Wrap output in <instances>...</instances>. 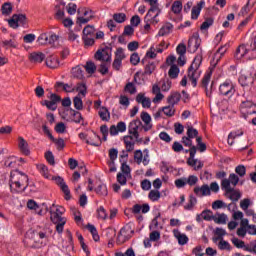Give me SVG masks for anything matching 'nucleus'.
<instances>
[{
    "label": "nucleus",
    "mask_w": 256,
    "mask_h": 256,
    "mask_svg": "<svg viewBox=\"0 0 256 256\" xmlns=\"http://www.w3.org/2000/svg\"><path fill=\"white\" fill-rule=\"evenodd\" d=\"M29 187V177L27 174L16 170L10 176V188L15 191H25Z\"/></svg>",
    "instance_id": "f257e3e1"
},
{
    "label": "nucleus",
    "mask_w": 256,
    "mask_h": 256,
    "mask_svg": "<svg viewBox=\"0 0 256 256\" xmlns=\"http://www.w3.org/2000/svg\"><path fill=\"white\" fill-rule=\"evenodd\" d=\"M63 213H65V208L62 206H56L55 211H50V219L56 225V231L59 234L63 233L65 223H67V219L63 217Z\"/></svg>",
    "instance_id": "f03ea898"
},
{
    "label": "nucleus",
    "mask_w": 256,
    "mask_h": 256,
    "mask_svg": "<svg viewBox=\"0 0 256 256\" xmlns=\"http://www.w3.org/2000/svg\"><path fill=\"white\" fill-rule=\"evenodd\" d=\"M201 63H203V56L197 55L188 68V79L191 81L193 87H197V81L201 77V70H199Z\"/></svg>",
    "instance_id": "7ed1b4c3"
},
{
    "label": "nucleus",
    "mask_w": 256,
    "mask_h": 256,
    "mask_svg": "<svg viewBox=\"0 0 256 256\" xmlns=\"http://www.w3.org/2000/svg\"><path fill=\"white\" fill-rule=\"evenodd\" d=\"M113 49L109 46H104L96 51L94 59L102 63H111Z\"/></svg>",
    "instance_id": "20e7f679"
},
{
    "label": "nucleus",
    "mask_w": 256,
    "mask_h": 256,
    "mask_svg": "<svg viewBox=\"0 0 256 256\" xmlns=\"http://www.w3.org/2000/svg\"><path fill=\"white\" fill-rule=\"evenodd\" d=\"M145 131V126L141 120H132L128 125V133L132 135L136 141L139 139V133Z\"/></svg>",
    "instance_id": "39448f33"
},
{
    "label": "nucleus",
    "mask_w": 256,
    "mask_h": 256,
    "mask_svg": "<svg viewBox=\"0 0 256 256\" xmlns=\"http://www.w3.org/2000/svg\"><path fill=\"white\" fill-rule=\"evenodd\" d=\"M236 91L235 84L231 81H225L219 86V95L222 97H233Z\"/></svg>",
    "instance_id": "423d86ee"
},
{
    "label": "nucleus",
    "mask_w": 256,
    "mask_h": 256,
    "mask_svg": "<svg viewBox=\"0 0 256 256\" xmlns=\"http://www.w3.org/2000/svg\"><path fill=\"white\" fill-rule=\"evenodd\" d=\"M255 107L256 105L253 103V101L243 98L241 100L239 109L242 115H253V113H256Z\"/></svg>",
    "instance_id": "0eeeda50"
},
{
    "label": "nucleus",
    "mask_w": 256,
    "mask_h": 256,
    "mask_svg": "<svg viewBox=\"0 0 256 256\" xmlns=\"http://www.w3.org/2000/svg\"><path fill=\"white\" fill-rule=\"evenodd\" d=\"M8 24L12 29H17L19 25H27V16L25 14H14Z\"/></svg>",
    "instance_id": "6e6552de"
},
{
    "label": "nucleus",
    "mask_w": 256,
    "mask_h": 256,
    "mask_svg": "<svg viewBox=\"0 0 256 256\" xmlns=\"http://www.w3.org/2000/svg\"><path fill=\"white\" fill-rule=\"evenodd\" d=\"M50 179H53L56 182V184L60 187L61 191L64 193V198L66 199V201H69V199H71V190H69V186L67 185V183H65V180L60 176H52V178Z\"/></svg>",
    "instance_id": "1a4fd4ad"
},
{
    "label": "nucleus",
    "mask_w": 256,
    "mask_h": 256,
    "mask_svg": "<svg viewBox=\"0 0 256 256\" xmlns=\"http://www.w3.org/2000/svg\"><path fill=\"white\" fill-rule=\"evenodd\" d=\"M239 184V176L235 173H231L227 178H224L222 181H221V187L222 189H230L231 188V185L233 187H237V185Z\"/></svg>",
    "instance_id": "9d476101"
},
{
    "label": "nucleus",
    "mask_w": 256,
    "mask_h": 256,
    "mask_svg": "<svg viewBox=\"0 0 256 256\" xmlns=\"http://www.w3.org/2000/svg\"><path fill=\"white\" fill-rule=\"evenodd\" d=\"M199 47H201V38L198 35H192L188 40L189 53H196Z\"/></svg>",
    "instance_id": "9b49d317"
},
{
    "label": "nucleus",
    "mask_w": 256,
    "mask_h": 256,
    "mask_svg": "<svg viewBox=\"0 0 256 256\" xmlns=\"http://www.w3.org/2000/svg\"><path fill=\"white\" fill-rule=\"evenodd\" d=\"M125 131H127V124H125L123 121L118 122L116 126H110L109 129V133L112 137L119 135V133H125Z\"/></svg>",
    "instance_id": "f8f14e48"
},
{
    "label": "nucleus",
    "mask_w": 256,
    "mask_h": 256,
    "mask_svg": "<svg viewBox=\"0 0 256 256\" xmlns=\"http://www.w3.org/2000/svg\"><path fill=\"white\" fill-rule=\"evenodd\" d=\"M145 3H149L150 9L147 12V18H149L151 15H157L159 17V14L161 13V10H159V3L157 0H144Z\"/></svg>",
    "instance_id": "ddd939ff"
},
{
    "label": "nucleus",
    "mask_w": 256,
    "mask_h": 256,
    "mask_svg": "<svg viewBox=\"0 0 256 256\" xmlns=\"http://www.w3.org/2000/svg\"><path fill=\"white\" fill-rule=\"evenodd\" d=\"M194 194L196 197H207L211 195V189L207 184H204L202 186H196L194 187Z\"/></svg>",
    "instance_id": "4468645a"
},
{
    "label": "nucleus",
    "mask_w": 256,
    "mask_h": 256,
    "mask_svg": "<svg viewBox=\"0 0 256 256\" xmlns=\"http://www.w3.org/2000/svg\"><path fill=\"white\" fill-rule=\"evenodd\" d=\"M255 4H256V0H247L246 5L242 7L239 15H242V17H245V15H249L251 11L255 12Z\"/></svg>",
    "instance_id": "2eb2a0df"
},
{
    "label": "nucleus",
    "mask_w": 256,
    "mask_h": 256,
    "mask_svg": "<svg viewBox=\"0 0 256 256\" xmlns=\"http://www.w3.org/2000/svg\"><path fill=\"white\" fill-rule=\"evenodd\" d=\"M223 191H225L228 198H230L231 201L237 202L239 199H241V192L238 190H235L233 188H222Z\"/></svg>",
    "instance_id": "dca6fc26"
},
{
    "label": "nucleus",
    "mask_w": 256,
    "mask_h": 256,
    "mask_svg": "<svg viewBox=\"0 0 256 256\" xmlns=\"http://www.w3.org/2000/svg\"><path fill=\"white\" fill-rule=\"evenodd\" d=\"M157 14H150V16H148L147 18V14L144 17V23H146L144 25V31H149V29H151V23H153L154 25H157V23H159V19H157Z\"/></svg>",
    "instance_id": "f3484780"
},
{
    "label": "nucleus",
    "mask_w": 256,
    "mask_h": 256,
    "mask_svg": "<svg viewBox=\"0 0 256 256\" xmlns=\"http://www.w3.org/2000/svg\"><path fill=\"white\" fill-rule=\"evenodd\" d=\"M18 147L23 155H31V150H29V143H27L21 136L18 137Z\"/></svg>",
    "instance_id": "a211bd4d"
},
{
    "label": "nucleus",
    "mask_w": 256,
    "mask_h": 256,
    "mask_svg": "<svg viewBox=\"0 0 256 256\" xmlns=\"http://www.w3.org/2000/svg\"><path fill=\"white\" fill-rule=\"evenodd\" d=\"M87 145H92V147H101V137L97 133L92 132V135L86 139Z\"/></svg>",
    "instance_id": "6ab92c4d"
},
{
    "label": "nucleus",
    "mask_w": 256,
    "mask_h": 256,
    "mask_svg": "<svg viewBox=\"0 0 256 256\" xmlns=\"http://www.w3.org/2000/svg\"><path fill=\"white\" fill-rule=\"evenodd\" d=\"M173 235L178 241V245H187L189 243V237L181 233L179 230H173Z\"/></svg>",
    "instance_id": "aec40b11"
},
{
    "label": "nucleus",
    "mask_w": 256,
    "mask_h": 256,
    "mask_svg": "<svg viewBox=\"0 0 256 256\" xmlns=\"http://www.w3.org/2000/svg\"><path fill=\"white\" fill-rule=\"evenodd\" d=\"M136 101L142 105L144 109H149L151 107V98L145 97V94L139 93L136 96Z\"/></svg>",
    "instance_id": "412c9836"
},
{
    "label": "nucleus",
    "mask_w": 256,
    "mask_h": 256,
    "mask_svg": "<svg viewBox=\"0 0 256 256\" xmlns=\"http://www.w3.org/2000/svg\"><path fill=\"white\" fill-rule=\"evenodd\" d=\"M141 119L145 123L144 125V131L147 133V131H151L153 125H151V116L147 112L141 113Z\"/></svg>",
    "instance_id": "4be33fe9"
},
{
    "label": "nucleus",
    "mask_w": 256,
    "mask_h": 256,
    "mask_svg": "<svg viewBox=\"0 0 256 256\" xmlns=\"http://www.w3.org/2000/svg\"><path fill=\"white\" fill-rule=\"evenodd\" d=\"M29 60L31 63H43L45 61V54L42 52H32L29 55Z\"/></svg>",
    "instance_id": "5701e85b"
},
{
    "label": "nucleus",
    "mask_w": 256,
    "mask_h": 256,
    "mask_svg": "<svg viewBox=\"0 0 256 256\" xmlns=\"http://www.w3.org/2000/svg\"><path fill=\"white\" fill-rule=\"evenodd\" d=\"M205 6V1H200L196 6L192 8L191 19H199L201 15V9Z\"/></svg>",
    "instance_id": "b1692460"
},
{
    "label": "nucleus",
    "mask_w": 256,
    "mask_h": 256,
    "mask_svg": "<svg viewBox=\"0 0 256 256\" xmlns=\"http://www.w3.org/2000/svg\"><path fill=\"white\" fill-rule=\"evenodd\" d=\"M1 45L4 49H17V47H19V42L13 37L9 40H3Z\"/></svg>",
    "instance_id": "393cba45"
},
{
    "label": "nucleus",
    "mask_w": 256,
    "mask_h": 256,
    "mask_svg": "<svg viewBox=\"0 0 256 256\" xmlns=\"http://www.w3.org/2000/svg\"><path fill=\"white\" fill-rule=\"evenodd\" d=\"M124 144L127 151H134L135 149V137L131 135L124 136Z\"/></svg>",
    "instance_id": "a878e982"
},
{
    "label": "nucleus",
    "mask_w": 256,
    "mask_h": 256,
    "mask_svg": "<svg viewBox=\"0 0 256 256\" xmlns=\"http://www.w3.org/2000/svg\"><path fill=\"white\" fill-rule=\"evenodd\" d=\"M173 31V24L167 22L165 23L159 30L158 36L159 37H165V35H169Z\"/></svg>",
    "instance_id": "bb28decb"
},
{
    "label": "nucleus",
    "mask_w": 256,
    "mask_h": 256,
    "mask_svg": "<svg viewBox=\"0 0 256 256\" xmlns=\"http://www.w3.org/2000/svg\"><path fill=\"white\" fill-rule=\"evenodd\" d=\"M98 115L102 121L108 122L111 119V113L109 112V109H107V107H100Z\"/></svg>",
    "instance_id": "cd10ccee"
},
{
    "label": "nucleus",
    "mask_w": 256,
    "mask_h": 256,
    "mask_svg": "<svg viewBox=\"0 0 256 256\" xmlns=\"http://www.w3.org/2000/svg\"><path fill=\"white\" fill-rule=\"evenodd\" d=\"M180 101H181V94L178 92L172 93L167 98V103H169L173 107H175V105H177V103H179Z\"/></svg>",
    "instance_id": "c85d7f7f"
},
{
    "label": "nucleus",
    "mask_w": 256,
    "mask_h": 256,
    "mask_svg": "<svg viewBox=\"0 0 256 256\" xmlns=\"http://www.w3.org/2000/svg\"><path fill=\"white\" fill-rule=\"evenodd\" d=\"M227 49H229V44H225L224 46H221L216 53L214 54V59L216 60V63H219L221 61V57L227 53Z\"/></svg>",
    "instance_id": "c756f323"
},
{
    "label": "nucleus",
    "mask_w": 256,
    "mask_h": 256,
    "mask_svg": "<svg viewBox=\"0 0 256 256\" xmlns=\"http://www.w3.org/2000/svg\"><path fill=\"white\" fill-rule=\"evenodd\" d=\"M46 65L50 69H57V67H59V59L55 56H50L46 59Z\"/></svg>",
    "instance_id": "7c9ffc66"
},
{
    "label": "nucleus",
    "mask_w": 256,
    "mask_h": 256,
    "mask_svg": "<svg viewBox=\"0 0 256 256\" xmlns=\"http://www.w3.org/2000/svg\"><path fill=\"white\" fill-rule=\"evenodd\" d=\"M187 164L190 167H194V171H199V169H203V162L198 159H188Z\"/></svg>",
    "instance_id": "2f4dec72"
},
{
    "label": "nucleus",
    "mask_w": 256,
    "mask_h": 256,
    "mask_svg": "<svg viewBox=\"0 0 256 256\" xmlns=\"http://www.w3.org/2000/svg\"><path fill=\"white\" fill-rule=\"evenodd\" d=\"M248 52L249 50H247V47L244 44H242L238 46V48L236 49L235 57L236 59H243V56Z\"/></svg>",
    "instance_id": "473e14b6"
},
{
    "label": "nucleus",
    "mask_w": 256,
    "mask_h": 256,
    "mask_svg": "<svg viewBox=\"0 0 256 256\" xmlns=\"http://www.w3.org/2000/svg\"><path fill=\"white\" fill-rule=\"evenodd\" d=\"M125 241H127V229L121 228L120 232L118 233L117 244L123 245V243H125Z\"/></svg>",
    "instance_id": "72a5a7b5"
},
{
    "label": "nucleus",
    "mask_w": 256,
    "mask_h": 256,
    "mask_svg": "<svg viewBox=\"0 0 256 256\" xmlns=\"http://www.w3.org/2000/svg\"><path fill=\"white\" fill-rule=\"evenodd\" d=\"M37 168L41 175L45 177V179H52L51 174H49V168H47L45 164H39Z\"/></svg>",
    "instance_id": "f704fd0d"
},
{
    "label": "nucleus",
    "mask_w": 256,
    "mask_h": 256,
    "mask_svg": "<svg viewBox=\"0 0 256 256\" xmlns=\"http://www.w3.org/2000/svg\"><path fill=\"white\" fill-rule=\"evenodd\" d=\"M171 11L174 12L175 15H179V13L183 11V3L179 0L174 1L171 7Z\"/></svg>",
    "instance_id": "c9c22d12"
},
{
    "label": "nucleus",
    "mask_w": 256,
    "mask_h": 256,
    "mask_svg": "<svg viewBox=\"0 0 256 256\" xmlns=\"http://www.w3.org/2000/svg\"><path fill=\"white\" fill-rule=\"evenodd\" d=\"M197 205V198L193 195L189 196L188 204L184 206L186 211H192V209Z\"/></svg>",
    "instance_id": "e433bc0d"
},
{
    "label": "nucleus",
    "mask_w": 256,
    "mask_h": 256,
    "mask_svg": "<svg viewBox=\"0 0 256 256\" xmlns=\"http://www.w3.org/2000/svg\"><path fill=\"white\" fill-rule=\"evenodd\" d=\"M162 113H164L166 117H173V115H175V106L169 104L168 106L162 107Z\"/></svg>",
    "instance_id": "4c0bfd02"
},
{
    "label": "nucleus",
    "mask_w": 256,
    "mask_h": 256,
    "mask_svg": "<svg viewBox=\"0 0 256 256\" xmlns=\"http://www.w3.org/2000/svg\"><path fill=\"white\" fill-rule=\"evenodd\" d=\"M124 93H129V95H135L137 93V86L133 82H128L124 87Z\"/></svg>",
    "instance_id": "58836bf2"
},
{
    "label": "nucleus",
    "mask_w": 256,
    "mask_h": 256,
    "mask_svg": "<svg viewBox=\"0 0 256 256\" xmlns=\"http://www.w3.org/2000/svg\"><path fill=\"white\" fill-rule=\"evenodd\" d=\"M95 192L97 193V195H99L100 197H107L108 195V190H107V185L105 184H100L96 189Z\"/></svg>",
    "instance_id": "ea45409f"
},
{
    "label": "nucleus",
    "mask_w": 256,
    "mask_h": 256,
    "mask_svg": "<svg viewBox=\"0 0 256 256\" xmlns=\"http://www.w3.org/2000/svg\"><path fill=\"white\" fill-rule=\"evenodd\" d=\"M213 221L218 225H225L227 223V215L225 214H216L213 218Z\"/></svg>",
    "instance_id": "a19ab883"
},
{
    "label": "nucleus",
    "mask_w": 256,
    "mask_h": 256,
    "mask_svg": "<svg viewBox=\"0 0 256 256\" xmlns=\"http://www.w3.org/2000/svg\"><path fill=\"white\" fill-rule=\"evenodd\" d=\"M76 91L78 92V97H80V95L85 97V95H87V85L85 83H78L76 85Z\"/></svg>",
    "instance_id": "79ce46f5"
},
{
    "label": "nucleus",
    "mask_w": 256,
    "mask_h": 256,
    "mask_svg": "<svg viewBox=\"0 0 256 256\" xmlns=\"http://www.w3.org/2000/svg\"><path fill=\"white\" fill-rule=\"evenodd\" d=\"M168 75L171 79H177L179 77V67L173 64L168 71Z\"/></svg>",
    "instance_id": "37998d69"
},
{
    "label": "nucleus",
    "mask_w": 256,
    "mask_h": 256,
    "mask_svg": "<svg viewBox=\"0 0 256 256\" xmlns=\"http://www.w3.org/2000/svg\"><path fill=\"white\" fill-rule=\"evenodd\" d=\"M86 229L91 233L94 241H99V233L97 232V228L93 224H88Z\"/></svg>",
    "instance_id": "c03bdc74"
},
{
    "label": "nucleus",
    "mask_w": 256,
    "mask_h": 256,
    "mask_svg": "<svg viewBox=\"0 0 256 256\" xmlns=\"http://www.w3.org/2000/svg\"><path fill=\"white\" fill-rule=\"evenodd\" d=\"M83 37H95V27L88 25L83 29Z\"/></svg>",
    "instance_id": "a18cd8bd"
},
{
    "label": "nucleus",
    "mask_w": 256,
    "mask_h": 256,
    "mask_svg": "<svg viewBox=\"0 0 256 256\" xmlns=\"http://www.w3.org/2000/svg\"><path fill=\"white\" fill-rule=\"evenodd\" d=\"M84 68L86 69V72L89 75H93V73H95L97 71V66L92 61L86 62V65L84 66Z\"/></svg>",
    "instance_id": "49530a36"
},
{
    "label": "nucleus",
    "mask_w": 256,
    "mask_h": 256,
    "mask_svg": "<svg viewBox=\"0 0 256 256\" xmlns=\"http://www.w3.org/2000/svg\"><path fill=\"white\" fill-rule=\"evenodd\" d=\"M218 249H220V251H231L232 248L231 244L222 238L218 243Z\"/></svg>",
    "instance_id": "de8ad7c7"
},
{
    "label": "nucleus",
    "mask_w": 256,
    "mask_h": 256,
    "mask_svg": "<svg viewBox=\"0 0 256 256\" xmlns=\"http://www.w3.org/2000/svg\"><path fill=\"white\" fill-rule=\"evenodd\" d=\"M85 47H93L95 45V36H82Z\"/></svg>",
    "instance_id": "09e8293b"
},
{
    "label": "nucleus",
    "mask_w": 256,
    "mask_h": 256,
    "mask_svg": "<svg viewBox=\"0 0 256 256\" xmlns=\"http://www.w3.org/2000/svg\"><path fill=\"white\" fill-rule=\"evenodd\" d=\"M70 114L72 115V121L74 123H81V121H83V116L80 114V112L70 109Z\"/></svg>",
    "instance_id": "8fccbe9b"
},
{
    "label": "nucleus",
    "mask_w": 256,
    "mask_h": 256,
    "mask_svg": "<svg viewBox=\"0 0 256 256\" xmlns=\"http://www.w3.org/2000/svg\"><path fill=\"white\" fill-rule=\"evenodd\" d=\"M27 207L28 209L36 211L38 215H42V211L39 210V205L37 204V202H35V200H28Z\"/></svg>",
    "instance_id": "3c124183"
},
{
    "label": "nucleus",
    "mask_w": 256,
    "mask_h": 256,
    "mask_svg": "<svg viewBox=\"0 0 256 256\" xmlns=\"http://www.w3.org/2000/svg\"><path fill=\"white\" fill-rule=\"evenodd\" d=\"M110 157V165H115V159H117V155H119V151L117 148H111L108 151Z\"/></svg>",
    "instance_id": "603ef678"
},
{
    "label": "nucleus",
    "mask_w": 256,
    "mask_h": 256,
    "mask_svg": "<svg viewBox=\"0 0 256 256\" xmlns=\"http://www.w3.org/2000/svg\"><path fill=\"white\" fill-rule=\"evenodd\" d=\"M148 198L153 202L158 201L161 199V192H159V190H151L148 194Z\"/></svg>",
    "instance_id": "864d4df0"
},
{
    "label": "nucleus",
    "mask_w": 256,
    "mask_h": 256,
    "mask_svg": "<svg viewBox=\"0 0 256 256\" xmlns=\"http://www.w3.org/2000/svg\"><path fill=\"white\" fill-rule=\"evenodd\" d=\"M1 11L2 15H11L13 11V6L11 5V3L6 2L2 5Z\"/></svg>",
    "instance_id": "5fc2aeb1"
},
{
    "label": "nucleus",
    "mask_w": 256,
    "mask_h": 256,
    "mask_svg": "<svg viewBox=\"0 0 256 256\" xmlns=\"http://www.w3.org/2000/svg\"><path fill=\"white\" fill-rule=\"evenodd\" d=\"M77 13L89 19L93 17V12L89 8H78Z\"/></svg>",
    "instance_id": "6e6d98bb"
},
{
    "label": "nucleus",
    "mask_w": 256,
    "mask_h": 256,
    "mask_svg": "<svg viewBox=\"0 0 256 256\" xmlns=\"http://www.w3.org/2000/svg\"><path fill=\"white\" fill-rule=\"evenodd\" d=\"M127 56L125 55V50L121 47L116 49L115 58L118 61H123Z\"/></svg>",
    "instance_id": "4d7b16f0"
},
{
    "label": "nucleus",
    "mask_w": 256,
    "mask_h": 256,
    "mask_svg": "<svg viewBox=\"0 0 256 256\" xmlns=\"http://www.w3.org/2000/svg\"><path fill=\"white\" fill-rule=\"evenodd\" d=\"M127 179H131V176H127V174L121 172L117 174V181L120 185H127Z\"/></svg>",
    "instance_id": "13d9d810"
},
{
    "label": "nucleus",
    "mask_w": 256,
    "mask_h": 256,
    "mask_svg": "<svg viewBox=\"0 0 256 256\" xmlns=\"http://www.w3.org/2000/svg\"><path fill=\"white\" fill-rule=\"evenodd\" d=\"M201 217L202 219H204V221H213V219H215V216H213V212L210 210L202 211Z\"/></svg>",
    "instance_id": "bf43d9fd"
},
{
    "label": "nucleus",
    "mask_w": 256,
    "mask_h": 256,
    "mask_svg": "<svg viewBox=\"0 0 256 256\" xmlns=\"http://www.w3.org/2000/svg\"><path fill=\"white\" fill-rule=\"evenodd\" d=\"M73 103H74V107H75V109H77V111H81L83 109V100L81 99V96L74 97Z\"/></svg>",
    "instance_id": "052dcab7"
},
{
    "label": "nucleus",
    "mask_w": 256,
    "mask_h": 256,
    "mask_svg": "<svg viewBox=\"0 0 256 256\" xmlns=\"http://www.w3.org/2000/svg\"><path fill=\"white\" fill-rule=\"evenodd\" d=\"M113 19L116 23H125L127 15L125 13H116L113 15Z\"/></svg>",
    "instance_id": "680f3d73"
},
{
    "label": "nucleus",
    "mask_w": 256,
    "mask_h": 256,
    "mask_svg": "<svg viewBox=\"0 0 256 256\" xmlns=\"http://www.w3.org/2000/svg\"><path fill=\"white\" fill-rule=\"evenodd\" d=\"M198 182L199 178L195 175H190L186 178V185H189L190 187L197 185Z\"/></svg>",
    "instance_id": "e2e57ef3"
},
{
    "label": "nucleus",
    "mask_w": 256,
    "mask_h": 256,
    "mask_svg": "<svg viewBox=\"0 0 256 256\" xmlns=\"http://www.w3.org/2000/svg\"><path fill=\"white\" fill-rule=\"evenodd\" d=\"M72 75L76 79H82L83 78V69H81L79 66L72 68Z\"/></svg>",
    "instance_id": "0e129e2a"
},
{
    "label": "nucleus",
    "mask_w": 256,
    "mask_h": 256,
    "mask_svg": "<svg viewBox=\"0 0 256 256\" xmlns=\"http://www.w3.org/2000/svg\"><path fill=\"white\" fill-rule=\"evenodd\" d=\"M119 103L120 105H122V107H124L125 109H127V107H129V105H131V102L129 101V97L125 96V95H120L119 97Z\"/></svg>",
    "instance_id": "69168bd1"
},
{
    "label": "nucleus",
    "mask_w": 256,
    "mask_h": 256,
    "mask_svg": "<svg viewBox=\"0 0 256 256\" xmlns=\"http://www.w3.org/2000/svg\"><path fill=\"white\" fill-rule=\"evenodd\" d=\"M235 173L238 174L239 177H243L247 175V168L244 165H238L235 168Z\"/></svg>",
    "instance_id": "338daca9"
},
{
    "label": "nucleus",
    "mask_w": 256,
    "mask_h": 256,
    "mask_svg": "<svg viewBox=\"0 0 256 256\" xmlns=\"http://www.w3.org/2000/svg\"><path fill=\"white\" fill-rule=\"evenodd\" d=\"M156 53H163L165 49L169 48V43L162 41L159 45L154 46Z\"/></svg>",
    "instance_id": "774afa93"
}]
</instances>
